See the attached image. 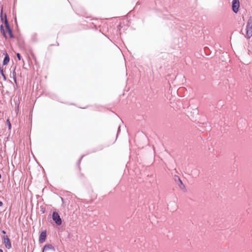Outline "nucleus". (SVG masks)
I'll use <instances>...</instances> for the list:
<instances>
[{"label": "nucleus", "instance_id": "obj_3", "mask_svg": "<svg viewBox=\"0 0 252 252\" xmlns=\"http://www.w3.org/2000/svg\"><path fill=\"white\" fill-rule=\"evenodd\" d=\"M6 29L7 31V32L9 34V37L11 38H13L14 37V35L12 32V31L10 27V25L9 24L8 20L7 19L6 15H5L4 17V21Z\"/></svg>", "mask_w": 252, "mask_h": 252}, {"label": "nucleus", "instance_id": "obj_11", "mask_svg": "<svg viewBox=\"0 0 252 252\" xmlns=\"http://www.w3.org/2000/svg\"><path fill=\"white\" fill-rule=\"evenodd\" d=\"M0 31L1 32H2L3 36L6 38H7V36L6 35V33H5V31H4V27L2 25H1L0 26Z\"/></svg>", "mask_w": 252, "mask_h": 252}, {"label": "nucleus", "instance_id": "obj_21", "mask_svg": "<svg viewBox=\"0 0 252 252\" xmlns=\"http://www.w3.org/2000/svg\"><path fill=\"white\" fill-rule=\"evenodd\" d=\"M0 252H3V251L2 249H0Z\"/></svg>", "mask_w": 252, "mask_h": 252}, {"label": "nucleus", "instance_id": "obj_19", "mask_svg": "<svg viewBox=\"0 0 252 252\" xmlns=\"http://www.w3.org/2000/svg\"><path fill=\"white\" fill-rule=\"evenodd\" d=\"M41 211L42 212V213H44L45 212V209L42 208L41 209Z\"/></svg>", "mask_w": 252, "mask_h": 252}, {"label": "nucleus", "instance_id": "obj_5", "mask_svg": "<svg viewBox=\"0 0 252 252\" xmlns=\"http://www.w3.org/2000/svg\"><path fill=\"white\" fill-rule=\"evenodd\" d=\"M3 244L6 248L10 249L11 248V243L10 239L7 235H4L3 237Z\"/></svg>", "mask_w": 252, "mask_h": 252}, {"label": "nucleus", "instance_id": "obj_12", "mask_svg": "<svg viewBox=\"0 0 252 252\" xmlns=\"http://www.w3.org/2000/svg\"><path fill=\"white\" fill-rule=\"evenodd\" d=\"M16 67L14 68V70L12 71V76L14 81L16 83V73L15 71Z\"/></svg>", "mask_w": 252, "mask_h": 252}, {"label": "nucleus", "instance_id": "obj_20", "mask_svg": "<svg viewBox=\"0 0 252 252\" xmlns=\"http://www.w3.org/2000/svg\"><path fill=\"white\" fill-rule=\"evenodd\" d=\"M17 107V108H16V109H17V110H18V108H19V104H17V107Z\"/></svg>", "mask_w": 252, "mask_h": 252}, {"label": "nucleus", "instance_id": "obj_10", "mask_svg": "<svg viewBox=\"0 0 252 252\" xmlns=\"http://www.w3.org/2000/svg\"><path fill=\"white\" fill-rule=\"evenodd\" d=\"M4 55V58L3 60V65H6L7 64V63H9L10 59L8 54L6 52H5Z\"/></svg>", "mask_w": 252, "mask_h": 252}, {"label": "nucleus", "instance_id": "obj_22", "mask_svg": "<svg viewBox=\"0 0 252 252\" xmlns=\"http://www.w3.org/2000/svg\"><path fill=\"white\" fill-rule=\"evenodd\" d=\"M0 17H1V20H2V13L1 14Z\"/></svg>", "mask_w": 252, "mask_h": 252}, {"label": "nucleus", "instance_id": "obj_23", "mask_svg": "<svg viewBox=\"0 0 252 252\" xmlns=\"http://www.w3.org/2000/svg\"><path fill=\"white\" fill-rule=\"evenodd\" d=\"M1 174H0V179H1Z\"/></svg>", "mask_w": 252, "mask_h": 252}, {"label": "nucleus", "instance_id": "obj_8", "mask_svg": "<svg viewBox=\"0 0 252 252\" xmlns=\"http://www.w3.org/2000/svg\"><path fill=\"white\" fill-rule=\"evenodd\" d=\"M200 174V171L199 169H198L196 168H194L192 169L190 173V175L193 177V178H196L199 176Z\"/></svg>", "mask_w": 252, "mask_h": 252}, {"label": "nucleus", "instance_id": "obj_9", "mask_svg": "<svg viewBox=\"0 0 252 252\" xmlns=\"http://www.w3.org/2000/svg\"><path fill=\"white\" fill-rule=\"evenodd\" d=\"M49 250H52L54 251L55 248L51 244H46L45 245L42 249V252H45Z\"/></svg>", "mask_w": 252, "mask_h": 252}, {"label": "nucleus", "instance_id": "obj_6", "mask_svg": "<svg viewBox=\"0 0 252 252\" xmlns=\"http://www.w3.org/2000/svg\"><path fill=\"white\" fill-rule=\"evenodd\" d=\"M47 237L46 230H45L42 231L39 236V242L40 244H42L45 242Z\"/></svg>", "mask_w": 252, "mask_h": 252}, {"label": "nucleus", "instance_id": "obj_17", "mask_svg": "<svg viewBox=\"0 0 252 252\" xmlns=\"http://www.w3.org/2000/svg\"><path fill=\"white\" fill-rule=\"evenodd\" d=\"M1 233L3 234H6V231H4V230H2L1 231Z\"/></svg>", "mask_w": 252, "mask_h": 252}, {"label": "nucleus", "instance_id": "obj_2", "mask_svg": "<svg viewBox=\"0 0 252 252\" xmlns=\"http://www.w3.org/2000/svg\"><path fill=\"white\" fill-rule=\"evenodd\" d=\"M52 219L53 221L55 222V223L57 225H61L62 223V219L59 215V214L56 212L54 211L52 213Z\"/></svg>", "mask_w": 252, "mask_h": 252}, {"label": "nucleus", "instance_id": "obj_13", "mask_svg": "<svg viewBox=\"0 0 252 252\" xmlns=\"http://www.w3.org/2000/svg\"><path fill=\"white\" fill-rule=\"evenodd\" d=\"M84 155L82 156L80 158L78 159V161H77V165L78 166V167L80 168V163H81V161L82 160V159L84 157Z\"/></svg>", "mask_w": 252, "mask_h": 252}, {"label": "nucleus", "instance_id": "obj_14", "mask_svg": "<svg viewBox=\"0 0 252 252\" xmlns=\"http://www.w3.org/2000/svg\"><path fill=\"white\" fill-rule=\"evenodd\" d=\"M16 56H17V58L18 59V60H19V61L21 60V55H20V53H17L16 54Z\"/></svg>", "mask_w": 252, "mask_h": 252}, {"label": "nucleus", "instance_id": "obj_16", "mask_svg": "<svg viewBox=\"0 0 252 252\" xmlns=\"http://www.w3.org/2000/svg\"><path fill=\"white\" fill-rule=\"evenodd\" d=\"M120 126H119L118 127V131H117V137L118 136V133H119V132L120 131Z\"/></svg>", "mask_w": 252, "mask_h": 252}, {"label": "nucleus", "instance_id": "obj_1", "mask_svg": "<svg viewBox=\"0 0 252 252\" xmlns=\"http://www.w3.org/2000/svg\"><path fill=\"white\" fill-rule=\"evenodd\" d=\"M246 34L245 36L249 39L252 37V16L248 19L246 27Z\"/></svg>", "mask_w": 252, "mask_h": 252}, {"label": "nucleus", "instance_id": "obj_15", "mask_svg": "<svg viewBox=\"0 0 252 252\" xmlns=\"http://www.w3.org/2000/svg\"><path fill=\"white\" fill-rule=\"evenodd\" d=\"M7 124H8V126L9 129H10L11 127V125L10 122L9 121V120H7Z\"/></svg>", "mask_w": 252, "mask_h": 252}, {"label": "nucleus", "instance_id": "obj_18", "mask_svg": "<svg viewBox=\"0 0 252 252\" xmlns=\"http://www.w3.org/2000/svg\"><path fill=\"white\" fill-rule=\"evenodd\" d=\"M3 205V203L2 201H0V207L2 206Z\"/></svg>", "mask_w": 252, "mask_h": 252}, {"label": "nucleus", "instance_id": "obj_7", "mask_svg": "<svg viewBox=\"0 0 252 252\" xmlns=\"http://www.w3.org/2000/svg\"><path fill=\"white\" fill-rule=\"evenodd\" d=\"M175 180L181 189H185V186L178 176H176L175 177Z\"/></svg>", "mask_w": 252, "mask_h": 252}, {"label": "nucleus", "instance_id": "obj_4", "mask_svg": "<svg viewBox=\"0 0 252 252\" xmlns=\"http://www.w3.org/2000/svg\"><path fill=\"white\" fill-rule=\"evenodd\" d=\"M240 7V2L239 0H232V10L234 13H237Z\"/></svg>", "mask_w": 252, "mask_h": 252}]
</instances>
